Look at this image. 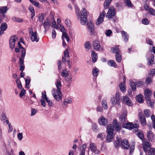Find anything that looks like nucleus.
Returning <instances> with one entry per match:
<instances>
[{
    "instance_id": "nucleus-1",
    "label": "nucleus",
    "mask_w": 155,
    "mask_h": 155,
    "mask_svg": "<svg viewBox=\"0 0 155 155\" xmlns=\"http://www.w3.org/2000/svg\"><path fill=\"white\" fill-rule=\"evenodd\" d=\"M112 123V124L108 125L107 127V140L109 142H110L113 140L114 136L115 135L113 133L114 129L119 131L121 128L120 124L118 122L116 119L113 120Z\"/></svg>"
},
{
    "instance_id": "nucleus-2",
    "label": "nucleus",
    "mask_w": 155,
    "mask_h": 155,
    "mask_svg": "<svg viewBox=\"0 0 155 155\" xmlns=\"http://www.w3.org/2000/svg\"><path fill=\"white\" fill-rule=\"evenodd\" d=\"M76 12L77 17L78 20L80 21L82 25H84L87 23V12L85 8H83L80 12H78L79 10L78 7L76 6Z\"/></svg>"
},
{
    "instance_id": "nucleus-3",
    "label": "nucleus",
    "mask_w": 155,
    "mask_h": 155,
    "mask_svg": "<svg viewBox=\"0 0 155 155\" xmlns=\"http://www.w3.org/2000/svg\"><path fill=\"white\" fill-rule=\"evenodd\" d=\"M139 125L137 124H133L131 123H128L126 124H124L122 127L123 128L128 129L130 130L132 129H134L135 131H137L138 127H139Z\"/></svg>"
},
{
    "instance_id": "nucleus-4",
    "label": "nucleus",
    "mask_w": 155,
    "mask_h": 155,
    "mask_svg": "<svg viewBox=\"0 0 155 155\" xmlns=\"http://www.w3.org/2000/svg\"><path fill=\"white\" fill-rule=\"evenodd\" d=\"M52 93L54 98L57 101H59L62 99L61 90L57 91L56 89H54L52 91Z\"/></svg>"
},
{
    "instance_id": "nucleus-5",
    "label": "nucleus",
    "mask_w": 155,
    "mask_h": 155,
    "mask_svg": "<svg viewBox=\"0 0 155 155\" xmlns=\"http://www.w3.org/2000/svg\"><path fill=\"white\" fill-rule=\"evenodd\" d=\"M115 9L113 7H110L106 14V17L107 18L110 19L113 18L115 15Z\"/></svg>"
},
{
    "instance_id": "nucleus-6",
    "label": "nucleus",
    "mask_w": 155,
    "mask_h": 155,
    "mask_svg": "<svg viewBox=\"0 0 155 155\" xmlns=\"http://www.w3.org/2000/svg\"><path fill=\"white\" fill-rule=\"evenodd\" d=\"M106 15V12L104 10L100 12L99 16L97 18V25L102 24L104 21V18Z\"/></svg>"
},
{
    "instance_id": "nucleus-7",
    "label": "nucleus",
    "mask_w": 155,
    "mask_h": 155,
    "mask_svg": "<svg viewBox=\"0 0 155 155\" xmlns=\"http://www.w3.org/2000/svg\"><path fill=\"white\" fill-rule=\"evenodd\" d=\"M69 54L68 51L66 49L64 52V56L62 57V62L64 63L66 62L68 64H69L70 61L69 59Z\"/></svg>"
},
{
    "instance_id": "nucleus-8",
    "label": "nucleus",
    "mask_w": 155,
    "mask_h": 155,
    "mask_svg": "<svg viewBox=\"0 0 155 155\" xmlns=\"http://www.w3.org/2000/svg\"><path fill=\"white\" fill-rule=\"evenodd\" d=\"M17 40V37L14 36L11 37L9 40V45L11 48H13L15 46V42Z\"/></svg>"
},
{
    "instance_id": "nucleus-9",
    "label": "nucleus",
    "mask_w": 155,
    "mask_h": 155,
    "mask_svg": "<svg viewBox=\"0 0 155 155\" xmlns=\"http://www.w3.org/2000/svg\"><path fill=\"white\" fill-rule=\"evenodd\" d=\"M147 56L148 64L150 65L153 64V60L154 58V55L152 53L150 52L149 54H147Z\"/></svg>"
},
{
    "instance_id": "nucleus-10",
    "label": "nucleus",
    "mask_w": 155,
    "mask_h": 155,
    "mask_svg": "<svg viewBox=\"0 0 155 155\" xmlns=\"http://www.w3.org/2000/svg\"><path fill=\"white\" fill-rule=\"evenodd\" d=\"M30 39L32 42L35 41L37 42L39 40V38L37 36V32L36 31L32 32L31 35Z\"/></svg>"
},
{
    "instance_id": "nucleus-11",
    "label": "nucleus",
    "mask_w": 155,
    "mask_h": 155,
    "mask_svg": "<svg viewBox=\"0 0 155 155\" xmlns=\"http://www.w3.org/2000/svg\"><path fill=\"white\" fill-rule=\"evenodd\" d=\"M144 8L146 10L148 11L151 15L155 16V10L154 9L150 8L147 5H144Z\"/></svg>"
},
{
    "instance_id": "nucleus-12",
    "label": "nucleus",
    "mask_w": 155,
    "mask_h": 155,
    "mask_svg": "<svg viewBox=\"0 0 155 155\" xmlns=\"http://www.w3.org/2000/svg\"><path fill=\"white\" fill-rule=\"evenodd\" d=\"M123 102L126 104L127 106H131L132 105V103L130 98L127 96L123 97Z\"/></svg>"
},
{
    "instance_id": "nucleus-13",
    "label": "nucleus",
    "mask_w": 155,
    "mask_h": 155,
    "mask_svg": "<svg viewBox=\"0 0 155 155\" xmlns=\"http://www.w3.org/2000/svg\"><path fill=\"white\" fill-rule=\"evenodd\" d=\"M139 117L140 120L143 125H145L146 124V121L145 116L143 115L142 112H139Z\"/></svg>"
},
{
    "instance_id": "nucleus-14",
    "label": "nucleus",
    "mask_w": 155,
    "mask_h": 155,
    "mask_svg": "<svg viewBox=\"0 0 155 155\" xmlns=\"http://www.w3.org/2000/svg\"><path fill=\"white\" fill-rule=\"evenodd\" d=\"M127 114V110H124L123 111V114L120 116L119 118L120 120L122 123H124L125 121Z\"/></svg>"
},
{
    "instance_id": "nucleus-15",
    "label": "nucleus",
    "mask_w": 155,
    "mask_h": 155,
    "mask_svg": "<svg viewBox=\"0 0 155 155\" xmlns=\"http://www.w3.org/2000/svg\"><path fill=\"white\" fill-rule=\"evenodd\" d=\"M87 27V29L90 32V34L91 35L94 34V27L93 24L91 23H88Z\"/></svg>"
},
{
    "instance_id": "nucleus-16",
    "label": "nucleus",
    "mask_w": 155,
    "mask_h": 155,
    "mask_svg": "<svg viewBox=\"0 0 155 155\" xmlns=\"http://www.w3.org/2000/svg\"><path fill=\"white\" fill-rule=\"evenodd\" d=\"M120 145L122 148H124V149H127L129 147V143L127 140H124L122 141L120 143Z\"/></svg>"
},
{
    "instance_id": "nucleus-17",
    "label": "nucleus",
    "mask_w": 155,
    "mask_h": 155,
    "mask_svg": "<svg viewBox=\"0 0 155 155\" xmlns=\"http://www.w3.org/2000/svg\"><path fill=\"white\" fill-rule=\"evenodd\" d=\"M151 91L149 89H146L144 91V96L146 99H150L151 96Z\"/></svg>"
},
{
    "instance_id": "nucleus-18",
    "label": "nucleus",
    "mask_w": 155,
    "mask_h": 155,
    "mask_svg": "<svg viewBox=\"0 0 155 155\" xmlns=\"http://www.w3.org/2000/svg\"><path fill=\"white\" fill-rule=\"evenodd\" d=\"M111 103L113 106H115L117 105L118 107L120 106V101L115 98L113 96L111 97Z\"/></svg>"
},
{
    "instance_id": "nucleus-19",
    "label": "nucleus",
    "mask_w": 155,
    "mask_h": 155,
    "mask_svg": "<svg viewBox=\"0 0 155 155\" xmlns=\"http://www.w3.org/2000/svg\"><path fill=\"white\" fill-rule=\"evenodd\" d=\"M147 136L149 141H152L155 139V135L151 131H149L147 132Z\"/></svg>"
},
{
    "instance_id": "nucleus-20",
    "label": "nucleus",
    "mask_w": 155,
    "mask_h": 155,
    "mask_svg": "<svg viewBox=\"0 0 155 155\" xmlns=\"http://www.w3.org/2000/svg\"><path fill=\"white\" fill-rule=\"evenodd\" d=\"M144 143L143 146V149L146 154H147V152H148V151L151 148H150V143L149 142H146Z\"/></svg>"
},
{
    "instance_id": "nucleus-21",
    "label": "nucleus",
    "mask_w": 155,
    "mask_h": 155,
    "mask_svg": "<svg viewBox=\"0 0 155 155\" xmlns=\"http://www.w3.org/2000/svg\"><path fill=\"white\" fill-rule=\"evenodd\" d=\"M99 124L101 125H106L107 124L106 119L103 117H101L98 120Z\"/></svg>"
},
{
    "instance_id": "nucleus-22",
    "label": "nucleus",
    "mask_w": 155,
    "mask_h": 155,
    "mask_svg": "<svg viewBox=\"0 0 155 155\" xmlns=\"http://www.w3.org/2000/svg\"><path fill=\"white\" fill-rule=\"evenodd\" d=\"M43 25H44V28L45 31H47L48 30L51 25V23L48 19H47L45 21L44 23L43 24Z\"/></svg>"
},
{
    "instance_id": "nucleus-23",
    "label": "nucleus",
    "mask_w": 155,
    "mask_h": 155,
    "mask_svg": "<svg viewBox=\"0 0 155 155\" xmlns=\"http://www.w3.org/2000/svg\"><path fill=\"white\" fill-rule=\"evenodd\" d=\"M121 35L123 38L124 41L126 42L128 40L129 36L127 33L124 31H121Z\"/></svg>"
},
{
    "instance_id": "nucleus-24",
    "label": "nucleus",
    "mask_w": 155,
    "mask_h": 155,
    "mask_svg": "<svg viewBox=\"0 0 155 155\" xmlns=\"http://www.w3.org/2000/svg\"><path fill=\"white\" fill-rule=\"evenodd\" d=\"M92 73L93 76V81L96 82V79L97 77V68L95 67L93 70L92 71Z\"/></svg>"
},
{
    "instance_id": "nucleus-25",
    "label": "nucleus",
    "mask_w": 155,
    "mask_h": 155,
    "mask_svg": "<svg viewBox=\"0 0 155 155\" xmlns=\"http://www.w3.org/2000/svg\"><path fill=\"white\" fill-rule=\"evenodd\" d=\"M118 47L119 46L118 45L112 48L111 49V52L116 54L118 53H120V51L118 48Z\"/></svg>"
},
{
    "instance_id": "nucleus-26",
    "label": "nucleus",
    "mask_w": 155,
    "mask_h": 155,
    "mask_svg": "<svg viewBox=\"0 0 155 155\" xmlns=\"http://www.w3.org/2000/svg\"><path fill=\"white\" fill-rule=\"evenodd\" d=\"M90 148L92 151L95 153L97 149L96 144L93 143H91L90 144Z\"/></svg>"
},
{
    "instance_id": "nucleus-27",
    "label": "nucleus",
    "mask_w": 155,
    "mask_h": 155,
    "mask_svg": "<svg viewBox=\"0 0 155 155\" xmlns=\"http://www.w3.org/2000/svg\"><path fill=\"white\" fill-rule=\"evenodd\" d=\"M50 22L51 24H52L51 26L54 28H55L56 29H59V27L56 25V21H55L54 19L52 18L50 20Z\"/></svg>"
},
{
    "instance_id": "nucleus-28",
    "label": "nucleus",
    "mask_w": 155,
    "mask_h": 155,
    "mask_svg": "<svg viewBox=\"0 0 155 155\" xmlns=\"http://www.w3.org/2000/svg\"><path fill=\"white\" fill-rule=\"evenodd\" d=\"M72 99L70 97L65 98L63 101L64 104L65 106H66L68 104L71 103Z\"/></svg>"
},
{
    "instance_id": "nucleus-29",
    "label": "nucleus",
    "mask_w": 155,
    "mask_h": 155,
    "mask_svg": "<svg viewBox=\"0 0 155 155\" xmlns=\"http://www.w3.org/2000/svg\"><path fill=\"white\" fill-rule=\"evenodd\" d=\"M87 145L86 144H84L82 145L81 150L80 153L79 155H85V149Z\"/></svg>"
},
{
    "instance_id": "nucleus-30",
    "label": "nucleus",
    "mask_w": 155,
    "mask_h": 155,
    "mask_svg": "<svg viewBox=\"0 0 155 155\" xmlns=\"http://www.w3.org/2000/svg\"><path fill=\"white\" fill-rule=\"evenodd\" d=\"M28 9L31 12V18L33 19V17L35 15V12L34 8L32 5L29 6L28 7Z\"/></svg>"
},
{
    "instance_id": "nucleus-31",
    "label": "nucleus",
    "mask_w": 155,
    "mask_h": 155,
    "mask_svg": "<svg viewBox=\"0 0 155 155\" xmlns=\"http://www.w3.org/2000/svg\"><path fill=\"white\" fill-rule=\"evenodd\" d=\"M91 57L93 62L94 63L96 62L97 59V55L96 53L93 50L91 51Z\"/></svg>"
},
{
    "instance_id": "nucleus-32",
    "label": "nucleus",
    "mask_w": 155,
    "mask_h": 155,
    "mask_svg": "<svg viewBox=\"0 0 155 155\" xmlns=\"http://www.w3.org/2000/svg\"><path fill=\"white\" fill-rule=\"evenodd\" d=\"M108 65L110 66L113 67L114 68L117 67V65L115 61L113 60H110L108 62Z\"/></svg>"
},
{
    "instance_id": "nucleus-33",
    "label": "nucleus",
    "mask_w": 155,
    "mask_h": 155,
    "mask_svg": "<svg viewBox=\"0 0 155 155\" xmlns=\"http://www.w3.org/2000/svg\"><path fill=\"white\" fill-rule=\"evenodd\" d=\"M147 153V155H154L155 154V149L151 148Z\"/></svg>"
},
{
    "instance_id": "nucleus-34",
    "label": "nucleus",
    "mask_w": 155,
    "mask_h": 155,
    "mask_svg": "<svg viewBox=\"0 0 155 155\" xmlns=\"http://www.w3.org/2000/svg\"><path fill=\"white\" fill-rule=\"evenodd\" d=\"M143 96L141 94H139L136 97L137 100L140 103H142L143 102Z\"/></svg>"
},
{
    "instance_id": "nucleus-35",
    "label": "nucleus",
    "mask_w": 155,
    "mask_h": 155,
    "mask_svg": "<svg viewBox=\"0 0 155 155\" xmlns=\"http://www.w3.org/2000/svg\"><path fill=\"white\" fill-rule=\"evenodd\" d=\"M136 131L137 132L136 135L138 137L142 140V141H143L144 137L142 132H138V130L136 132L135 131V132H136Z\"/></svg>"
},
{
    "instance_id": "nucleus-36",
    "label": "nucleus",
    "mask_w": 155,
    "mask_h": 155,
    "mask_svg": "<svg viewBox=\"0 0 155 155\" xmlns=\"http://www.w3.org/2000/svg\"><path fill=\"white\" fill-rule=\"evenodd\" d=\"M62 40H64V39H65L67 42L69 41L70 40L69 37L66 33H62Z\"/></svg>"
},
{
    "instance_id": "nucleus-37",
    "label": "nucleus",
    "mask_w": 155,
    "mask_h": 155,
    "mask_svg": "<svg viewBox=\"0 0 155 155\" xmlns=\"http://www.w3.org/2000/svg\"><path fill=\"white\" fill-rule=\"evenodd\" d=\"M121 138L118 137L117 138L116 141L114 143V146L116 148L119 145H120Z\"/></svg>"
},
{
    "instance_id": "nucleus-38",
    "label": "nucleus",
    "mask_w": 155,
    "mask_h": 155,
    "mask_svg": "<svg viewBox=\"0 0 155 155\" xmlns=\"http://www.w3.org/2000/svg\"><path fill=\"white\" fill-rule=\"evenodd\" d=\"M8 10V8L7 6H3L0 8V13L5 14Z\"/></svg>"
},
{
    "instance_id": "nucleus-39",
    "label": "nucleus",
    "mask_w": 155,
    "mask_h": 155,
    "mask_svg": "<svg viewBox=\"0 0 155 155\" xmlns=\"http://www.w3.org/2000/svg\"><path fill=\"white\" fill-rule=\"evenodd\" d=\"M124 1L126 5L128 8H131L133 6V5L130 0H124Z\"/></svg>"
},
{
    "instance_id": "nucleus-40",
    "label": "nucleus",
    "mask_w": 155,
    "mask_h": 155,
    "mask_svg": "<svg viewBox=\"0 0 155 155\" xmlns=\"http://www.w3.org/2000/svg\"><path fill=\"white\" fill-rule=\"evenodd\" d=\"M115 57L116 61H117V62H120L122 59V56L120 54V53L116 54Z\"/></svg>"
},
{
    "instance_id": "nucleus-41",
    "label": "nucleus",
    "mask_w": 155,
    "mask_h": 155,
    "mask_svg": "<svg viewBox=\"0 0 155 155\" xmlns=\"http://www.w3.org/2000/svg\"><path fill=\"white\" fill-rule=\"evenodd\" d=\"M29 0L31 2V3L33 5L38 8H40V4L39 2H36L35 1H34L33 0Z\"/></svg>"
},
{
    "instance_id": "nucleus-42",
    "label": "nucleus",
    "mask_w": 155,
    "mask_h": 155,
    "mask_svg": "<svg viewBox=\"0 0 155 155\" xmlns=\"http://www.w3.org/2000/svg\"><path fill=\"white\" fill-rule=\"evenodd\" d=\"M119 87L121 91L122 92H124L125 91L124 83H121L119 85Z\"/></svg>"
},
{
    "instance_id": "nucleus-43",
    "label": "nucleus",
    "mask_w": 155,
    "mask_h": 155,
    "mask_svg": "<svg viewBox=\"0 0 155 155\" xmlns=\"http://www.w3.org/2000/svg\"><path fill=\"white\" fill-rule=\"evenodd\" d=\"M56 85L57 87L58 91L61 90L60 88L61 86V81L59 80H57L55 84Z\"/></svg>"
},
{
    "instance_id": "nucleus-44",
    "label": "nucleus",
    "mask_w": 155,
    "mask_h": 155,
    "mask_svg": "<svg viewBox=\"0 0 155 155\" xmlns=\"http://www.w3.org/2000/svg\"><path fill=\"white\" fill-rule=\"evenodd\" d=\"M102 107L105 109H107V105L106 101L105 100H103L101 102Z\"/></svg>"
},
{
    "instance_id": "nucleus-45",
    "label": "nucleus",
    "mask_w": 155,
    "mask_h": 155,
    "mask_svg": "<svg viewBox=\"0 0 155 155\" xmlns=\"http://www.w3.org/2000/svg\"><path fill=\"white\" fill-rule=\"evenodd\" d=\"M7 28V25L5 23H2L1 26V29L3 31L6 29Z\"/></svg>"
},
{
    "instance_id": "nucleus-46",
    "label": "nucleus",
    "mask_w": 155,
    "mask_h": 155,
    "mask_svg": "<svg viewBox=\"0 0 155 155\" xmlns=\"http://www.w3.org/2000/svg\"><path fill=\"white\" fill-rule=\"evenodd\" d=\"M130 84L132 90L133 91H135L136 90V86L135 83L132 81H130Z\"/></svg>"
},
{
    "instance_id": "nucleus-47",
    "label": "nucleus",
    "mask_w": 155,
    "mask_h": 155,
    "mask_svg": "<svg viewBox=\"0 0 155 155\" xmlns=\"http://www.w3.org/2000/svg\"><path fill=\"white\" fill-rule=\"evenodd\" d=\"M72 76H69L68 77H67L66 78V81L68 83V86H69L71 84V83L72 82Z\"/></svg>"
},
{
    "instance_id": "nucleus-48",
    "label": "nucleus",
    "mask_w": 155,
    "mask_h": 155,
    "mask_svg": "<svg viewBox=\"0 0 155 155\" xmlns=\"http://www.w3.org/2000/svg\"><path fill=\"white\" fill-rule=\"evenodd\" d=\"M144 113L146 117L150 116V112L148 109H145L143 110Z\"/></svg>"
},
{
    "instance_id": "nucleus-49",
    "label": "nucleus",
    "mask_w": 155,
    "mask_h": 155,
    "mask_svg": "<svg viewBox=\"0 0 155 155\" xmlns=\"http://www.w3.org/2000/svg\"><path fill=\"white\" fill-rule=\"evenodd\" d=\"M85 48L87 49H89L91 47V45L90 42L89 41H87L84 44Z\"/></svg>"
},
{
    "instance_id": "nucleus-50",
    "label": "nucleus",
    "mask_w": 155,
    "mask_h": 155,
    "mask_svg": "<svg viewBox=\"0 0 155 155\" xmlns=\"http://www.w3.org/2000/svg\"><path fill=\"white\" fill-rule=\"evenodd\" d=\"M105 137V133H99L97 135V137L100 138L101 140H102L104 139Z\"/></svg>"
},
{
    "instance_id": "nucleus-51",
    "label": "nucleus",
    "mask_w": 155,
    "mask_h": 155,
    "mask_svg": "<svg viewBox=\"0 0 155 155\" xmlns=\"http://www.w3.org/2000/svg\"><path fill=\"white\" fill-rule=\"evenodd\" d=\"M146 100L147 103L148 105L149 106H150L151 107H152L154 104V102H153V101H151L150 99H147Z\"/></svg>"
},
{
    "instance_id": "nucleus-52",
    "label": "nucleus",
    "mask_w": 155,
    "mask_h": 155,
    "mask_svg": "<svg viewBox=\"0 0 155 155\" xmlns=\"http://www.w3.org/2000/svg\"><path fill=\"white\" fill-rule=\"evenodd\" d=\"M62 63H61V60H59L57 64L58 65V71H60L62 68Z\"/></svg>"
},
{
    "instance_id": "nucleus-53",
    "label": "nucleus",
    "mask_w": 155,
    "mask_h": 155,
    "mask_svg": "<svg viewBox=\"0 0 155 155\" xmlns=\"http://www.w3.org/2000/svg\"><path fill=\"white\" fill-rule=\"evenodd\" d=\"M61 75L65 77H67L68 75V71H66V70H64L61 73Z\"/></svg>"
},
{
    "instance_id": "nucleus-54",
    "label": "nucleus",
    "mask_w": 155,
    "mask_h": 155,
    "mask_svg": "<svg viewBox=\"0 0 155 155\" xmlns=\"http://www.w3.org/2000/svg\"><path fill=\"white\" fill-rule=\"evenodd\" d=\"M152 81V78L150 77H148L146 79V84H148L150 83H151Z\"/></svg>"
},
{
    "instance_id": "nucleus-55",
    "label": "nucleus",
    "mask_w": 155,
    "mask_h": 155,
    "mask_svg": "<svg viewBox=\"0 0 155 155\" xmlns=\"http://www.w3.org/2000/svg\"><path fill=\"white\" fill-rule=\"evenodd\" d=\"M151 119L153 123V127L155 129V116L152 115L151 116Z\"/></svg>"
},
{
    "instance_id": "nucleus-56",
    "label": "nucleus",
    "mask_w": 155,
    "mask_h": 155,
    "mask_svg": "<svg viewBox=\"0 0 155 155\" xmlns=\"http://www.w3.org/2000/svg\"><path fill=\"white\" fill-rule=\"evenodd\" d=\"M31 79L30 78L28 79H27L25 80L26 82V86L28 88H29V85Z\"/></svg>"
},
{
    "instance_id": "nucleus-57",
    "label": "nucleus",
    "mask_w": 155,
    "mask_h": 155,
    "mask_svg": "<svg viewBox=\"0 0 155 155\" xmlns=\"http://www.w3.org/2000/svg\"><path fill=\"white\" fill-rule=\"evenodd\" d=\"M42 98L41 99H44L45 100L48 97H47L46 95V93L45 91H43L42 92Z\"/></svg>"
},
{
    "instance_id": "nucleus-58",
    "label": "nucleus",
    "mask_w": 155,
    "mask_h": 155,
    "mask_svg": "<svg viewBox=\"0 0 155 155\" xmlns=\"http://www.w3.org/2000/svg\"><path fill=\"white\" fill-rule=\"evenodd\" d=\"M21 57L24 58L25 57L26 51L24 48H22V49H21Z\"/></svg>"
},
{
    "instance_id": "nucleus-59",
    "label": "nucleus",
    "mask_w": 155,
    "mask_h": 155,
    "mask_svg": "<svg viewBox=\"0 0 155 155\" xmlns=\"http://www.w3.org/2000/svg\"><path fill=\"white\" fill-rule=\"evenodd\" d=\"M31 116H33L36 114V113L37 112V110L35 109L31 108Z\"/></svg>"
},
{
    "instance_id": "nucleus-60",
    "label": "nucleus",
    "mask_w": 155,
    "mask_h": 155,
    "mask_svg": "<svg viewBox=\"0 0 155 155\" xmlns=\"http://www.w3.org/2000/svg\"><path fill=\"white\" fill-rule=\"evenodd\" d=\"M144 82L142 81H138L136 82V84L137 87L141 86L142 85H143Z\"/></svg>"
},
{
    "instance_id": "nucleus-61",
    "label": "nucleus",
    "mask_w": 155,
    "mask_h": 155,
    "mask_svg": "<svg viewBox=\"0 0 155 155\" xmlns=\"http://www.w3.org/2000/svg\"><path fill=\"white\" fill-rule=\"evenodd\" d=\"M45 100L47 102L48 104V105L49 106H50V107L52 106V101H51V100H49V99H48V98H47Z\"/></svg>"
},
{
    "instance_id": "nucleus-62",
    "label": "nucleus",
    "mask_w": 155,
    "mask_h": 155,
    "mask_svg": "<svg viewBox=\"0 0 155 155\" xmlns=\"http://www.w3.org/2000/svg\"><path fill=\"white\" fill-rule=\"evenodd\" d=\"M120 93L119 92H117L115 98H117L118 100L120 101Z\"/></svg>"
},
{
    "instance_id": "nucleus-63",
    "label": "nucleus",
    "mask_w": 155,
    "mask_h": 155,
    "mask_svg": "<svg viewBox=\"0 0 155 155\" xmlns=\"http://www.w3.org/2000/svg\"><path fill=\"white\" fill-rule=\"evenodd\" d=\"M142 22L143 23L144 25H148L149 24V21L147 18H144L142 20Z\"/></svg>"
},
{
    "instance_id": "nucleus-64",
    "label": "nucleus",
    "mask_w": 155,
    "mask_h": 155,
    "mask_svg": "<svg viewBox=\"0 0 155 155\" xmlns=\"http://www.w3.org/2000/svg\"><path fill=\"white\" fill-rule=\"evenodd\" d=\"M25 91H26L25 89H22L20 93V97H21L22 96H24L25 94Z\"/></svg>"
}]
</instances>
